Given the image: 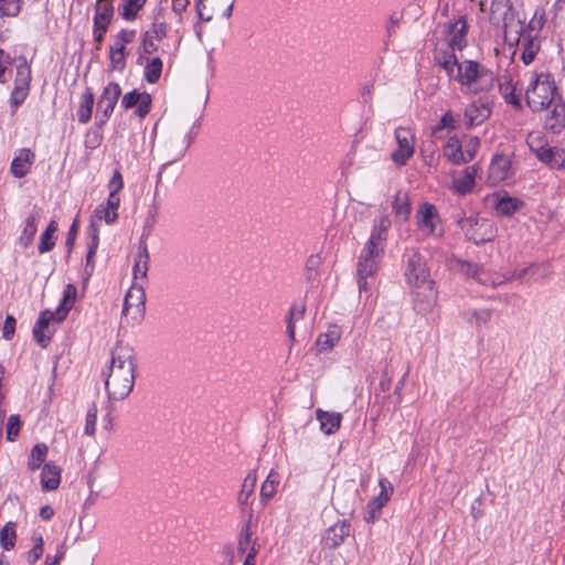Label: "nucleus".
Segmentation results:
<instances>
[{
  "mask_svg": "<svg viewBox=\"0 0 565 565\" xmlns=\"http://www.w3.org/2000/svg\"><path fill=\"white\" fill-rule=\"evenodd\" d=\"M450 79L457 82L463 94L478 95L494 87L495 77L491 70L472 60L458 62L455 55H447L439 61Z\"/></svg>",
  "mask_w": 565,
  "mask_h": 565,
  "instance_id": "f257e3e1",
  "label": "nucleus"
},
{
  "mask_svg": "<svg viewBox=\"0 0 565 565\" xmlns=\"http://www.w3.org/2000/svg\"><path fill=\"white\" fill-rule=\"evenodd\" d=\"M136 358L134 349L118 342L111 351V360L105 381L109 399L126 398L135 385Z\"/></svg>",
  "mask_w": 565,
  "mask_h": 565,
  "instance_id": "f03ea898",
  "label": "nucleus"
},
{
  "mask_svg": "<svg viewBox=\"0 0 565 565\" xmlns=\"http://www.w3.org/2000/svg\"><path fill=\"white\" fill-rule=\"evenodd\" d=\"M558 88L554 76L550 73H533L525 89V102L533 111L547 109L556 96Z\"/></svg>",
  "mask_w": 565,
  "mask_h": 565,
  "instance_id": "7ed1b4c3",
  "label": "nucleus"
},
{
  "mask_svg": "<svg viewBox=\"0 0 565 565\" xmlns=\"http://www.w3.org/2000/svg\"><path fill=\"white\" fill-rule=\"evenodd\" d=\"M490 22L501 29L507 42L510 44L520 42L522 23L516 18L510 0H492Z\"/></svg>",
  "mask_w": 565,
  "mask_h": 565,
  "instance_id": "20e7f679",
  "label": "nucleus"
},
{
  "mask_svg": "<svg viewBox=\"0 0 565 565\" xmlns=\"http://www.w3.org/2000/svg\"><path fill=\"white\" fill-rule=\"evenodd\" d=\"M76 287L72 284H68L63 291V298L57 309L54 312L50 310H44L41 312L40 318L33 328V335L41 347L45 348L50 341V335L44 332L49 323L52 321L62 322L67 317L70 310L73 308L76 301Z\"/></svg>",
  "mask_w": 565,
  "mask_h": 565,
  "instance_id": "39448f33",
  "label": "nucleus"
},
{
  "mask_svg": "<svg viewBox=\"0 0 565 565\" xmlns=\"http://www.w3.org/2000/svg\"><path fill=\"white\" fill-rule=\"evenodd\" d=\"M196 135L194 126L181 125L174 127L163 142V154L168 163L180 160L191 146Z\"/></svg>",
  "mask_w": 565,
  "mask_h": 565,
  "instance_id": "423d86ee",
  "label": "nucleus"
},
{
  "mask_svg": "<svg viewBox=\"0 0 565 565\" xmlns=\"http://www.w3.org/2000/svg\"><path fill=\"white\" fill-rule=\"evenodd\" d=\"M146 315V292L143 285L132 282L128 289L122 307V318L126 324L137 326L141 323Z\"/></svg>",
  "mask_w": 565,
  "mask_h": 565,
  "instance_id": "0eeeda50",
  "label": "nucleus"
},
{
  "mask_svg": "<svg viewBox=\"0 0 565 565\" xmlns=\"http://www.w3.org/2000/svg\"><path fill=\"white\" fill-rule=\"evenodd\" d=\"M459 226L469 241L481 244L492 241L497 235V227L491 220L470 215L459 221Z\"/></svg>",
  "mask_w": 565,
  "mask_h": 565,
  "instance_id": "6e6552de",
  "label": "nucleus"
},
{
  "mask_svg": "<svg viewBox=\"0 0 565 565\" xmlns=\"http://www.w3.org/2000/svg\"><path fill=\"white\" fill-rule=\"evenodd\" d=\"M137 36L134 29H121L113 38L109 45V64L111 70L122 72L126 67V57L129 54L127 45L131 44Z\"/></svg>",
  "mask_w": 565,
  "mask_h": 565,
  "instance_id": "1a4fd4ad",
  "label": "nucleus"
},
{
  "mask_svg": "<svg viewBox=\"0 0 565 565\" xmlns=\"http://www.w3.org/2000/svg\"><path fill=\"white\" fill-rule=\"evenodd\" d=\"M384 247L371 246L366 243L362 249L358 262V278L359 289L365 290L367 288V277H371L379 269V264L383 257Z\"/></svg>",
  "mask_w": 565,
  "mask_h": 565,
  "instance_id": "9d476101",
  "label": "nucleus"
},
{
  "mask_svg": "<svg viewBox=\"0 0 565 565\" xmlns=\"http://www.w3.org/2000/svg\"><path fill=\"white\" fill-rule=\"evenodd\" d=\"M416 225L424 236H441L444 228L436 206L424 202L416 212Z\"/></svg>",
  "mask_w": 565,
  "mask_h": 565,
  "instance_id": "9b49d317",
  "label": "nucleus"
},
{
  "mask_svg": "<svg viewBox=\"0 0 565 565\" xmlns=\"http://www.w3.org/2000/svg\"><path fill=\"white\" fill-rule=\"evenodd\" d=\"M405 278L412 288L434 282L430 277V271L426 265V260L418 252L413 250L408 255Z\"/></svg>",
  "mask_w": 565,
  "mask_h": 565,
  "instance_id": "f8f14e48",
  "label": "nucleus"
},
{
  "mask_svg": "<svg viewBox=\"0 0 565 565\" xmlns=\"http://www.w3.org/2000/svg\"><path fill=\"white\" fill-rule=\"evenodd\" d=\"M181 26L182 25L175 24V19L172 17V13L166 11L164 9H159L154 13L151 28L148 31L150 34L156 36L157 41H162L169 36L170 32H173L180 42L183 36Z\"/></svg>",
  "mask_w": 565,
  "mask_h": 565,
  "instance_id": "ddd939ff",
  "label": "nucleus"
},
{
  "mask_svg": "<svg viewBox=\"0 0 565 565\" xmlns=\"http://www.w3.org/2000/svg\"><path fill=\"white\" fill-rule=\"evenodd\" d=\"M395 140L397 149L392 152L391 158L396 166L403 167L415 152V136L411 129L398 127L395 130Z\"/></svg>",
  "mask_w": 565,
  "mask_h": 565,
  "instance_id": "4468645a",
  "label": "nucleus"
},
{
  "mask_svg": "<svg viewBox=\"0 0 565 565\" xmlns=\"http://www.w3.org/2000/svg\"><path fill=\"white\" fill-rule=\"evenodd\" d=\"M412 289L415 310L424 315L430 312L437 305L438 299L435 281Z\"/></svg>",
  "mask_w": 565,
  "mask_h": 565,
  "instance_id": "2eb2a0df",
  "label": "nucleus"
},
{
  "mask_svg": "<svg viewBox=\"0 0 565 565\" xmlns=\"http://www.w3.org/2000/svg\"><path fill=\"white\" fill-rule=\"evenodd\" d=\"M31 81L30 66L23 62L17 66L14 88L11 93V104L14 108L20 106L29 95Z\"/></svg>",
  "mask_w": 565,
  "mask_h": 565,
  "instance_id": "dca6fc26",
  "label": "nucleus"
},
{
  "mask_svg": "<svg viewBox=\"0 0 565 565\" xmlns=\"http://www.w3.org/2000/svg\"><path fill=\"white\" fill-rule=\"evenodd\" d=\"M467 32L468 24L463 17L443 26V33L447 35V43L452 51H461L467 45Z\"/></svg>",
  "mask_w": 565,
  "mask_h": 565,
  "instance_id": "f3484780",
  "label": "nucleus"
},
{
  "mask_svg": "<svg viewBox=\"0 0 565 565\" xmlns=\"http://www.w3.org/2000/svg\"><path fill=\"white\" fill-rule=\"evenodd\" d=\"M530 148L535 152L537 159L552 169H562L565 167V149L557 147H537L534 148V137L531 135L527 139Z\"/></svg>",
  "mask_w": 565,
  "mask_h": 565,
  "instance_id": "a211bd4d",
  "label": "nucleus"
},
{
  "mask_svg": "<svg viewBox=\"0 0 565 565\" xmlns=\"http://www.w3.org/2000/svg\"><path fill=\"white\" fill-rule=\"evenodd\" d=\"M513 174L511 160L504 154H495L491 159L487 180L491 185H498L510 179Z\"/></svg>",
  "mask_w": 565,
  "mask_h": 565,
  "instance_id": "6ab92c4d",
  "label": "nucleus"
},
{
  "mask_svg": "<svg viewBox=\"0 0 565 565\" xmlns=\"http://www.w3.org/2000/svg\"><path fill=\"white\" fill-rule=\"evenodd\" d=\"M121 94V88L117 83H109L103 90L97 103L96 116L100 117V122H105L113 114L114 108Z\"/></svg>",
  "mask_w": 565,
  "mask_h": 565,
  "instance_id": "aec40b11",
  "label": "nucleus"
},
{
  "mask_svg": "<svg viewBox=\"0 0 565 565\" xmlns=\"http://www.w3.org/2000/svg\"><path fill=\"white\" fill-rule=\"evenodd\" d=\"M379 484L381 488L380 494L367 503V512L364 519L369 523L379 518L382 508L390 501L393 493V487L386 478H381Z\"/></svg>",
  "mask_w": 565,
  "mask_h": 565,
  "instance_id": "412c9836",
  "label": "nucleus"
},
{
  "mask_svg": "<svg viewBox=\"0 0 565 565\" xmlns=\"http://www.w3.org/2000/svg\"><path fill=\"white\" fill-rule=\"evenodd\" d=\"M489 201L497 215L505 217L512 216L523 206V201L520 199L500 192L490 195Z\"/></svg>",
  "mask_w": 565,
  "mask_h": 565,
  "instance_id": "4be33fe9",
  "label": "nucleus"
},
{
  "mask_svg": "<svg viewBox=\"0 0 565 565\" xmlns=\"http://www.w3.org/2000/svg\"><path fill=\"white\" fill-rule=\"evenodd\" d=\"M492 113V105L489 100L479 98L469 104L465 110L466 124L469 127L484 122Z\"/></svg>",
  "mask_w": 565,
  "mask_h": 565,
  "instance_id": "5701e85b",
  "label": "nucleus"
},
{
  "mask_svg": "<svg viewBox=\"0 0 565 565\" xmlns=\"http://www.w3.org/2000/svg\"><path fill=\"white\" fill-rule=\"evenodd\" d=\"M551 266L548 264H532L526 267L515 268L510 279L523 282H534L542 280L551 275Z\"/></svg>",
  "mask_w": 565,
  "mask_h": 565,
  "instance_id": "b1692460",
  "label": "nucleus"
},
{
  "mask_svg": "<svg viewBox=\"0 0 565 565\" xmlns=\"http://www.w3.org/2000/svg\"><path fill=\"white\" fill-rule=\"evenodd\" d=\"M477 174L478 168L476 166L465 168L459 175L452 178L450 189L459 195L471 193L476 186Z\"/></svg>",
  "mask_w": 565,
  "mask_h": 565,
  "instance_id": "393cba45",
  "label": "nucleus"
},
{
  "mask_svg": "<svg viewBox=\"0 0 565 565\" xmlns=\"http://www.w3.org/2000/svg\"><path fill=\"white\" fill-rule=\"evenodd\" d=\"M551 106L552 109L545 116V128L553 134H559L565 129V99L558 98Z\"/></svg>",
  "mask_w": 565,
  "mask_h": 565,
  "instance_id": "a878e982",
  "label": "nucleus"
},
{
  "mask_svg": "<svg viewBox=\"0 0 565 565\" xmlns=\"http://www.w3.org/2000/svg\"><path fill=\"white\" fill-rule=\"evenodd\" d=\"M121 105L127 109L136 107L137 115L142 118L150 110L151 96L146 92L132 90L122 97Z\"/></svg>",
  "mask_w": 565,
  "mask_h": 565,
  "instance_id": "bb28decb",
  "label": "nucleus"
},
{
  "mask_svg": "<svg viewBox=\"0 0 565 565\" xmlns=\"http://www.w3.org/2000/svg\"><path fill=\"white\" fill-rule=\"evenodd\" d=\"M34 160H35V153L31 149H29V148L20 149L12 160L11 173L15 178L25 177L30 172L31 167L34 163Z\"/></svg>",
  "mask_w": 565,
  "mask_h": 565,
  "instance_id": "cd10ccee",
  "label": "nucleus"
},
{
  "mask_svg": "<svg viewBox=\"0 0 565 565\" xmlns=\"http://www.w3.org/2000/svg\"><path fill=\"white\" fill-rule=\"evenodd\" d=\"M350 534V525L342 521L331 525L322 537V543L328 548H337Z\"/></svg>",
  "mask_w": 565,
  "mask_h": 565,
  "instance_id": "c85d7f7f",
  "label": "nucleus"
},
{
  "mask_svg": "<svg viewBox=\"0 0 565 565\" xmlns=\"http://www.w3.org/2000/svg\"><path fill=\"white\" fill-rule=\"evenodd\" d=\"M342 329L338 324H331L326 332L320 333L316 340V347L319 352L331 351L340 341Z\"/></svg>",
  "mask_w": 565,
  "mask_h": 565,
  "instance_id": "c756f323",
  "label": "nucleus"
},
{
  "mask_svg": "<svg viewBox=\"0 0 565 565\" xmlns=\"http://www.w3.org/2000/svg\"><path fill=\"white\" fill-rule=\"evenodd\" d=\"M62 470L53 462L44 463L41 472V488L43 491H54L60 487Z\"/></svg>",
  "mask_w": 565,
  "mask_h": 565,
  "instance_id": "7c9ffc66",
  "label": "nucleus"
},
{
  "mask_svg": "<svg viewBox=\"0 0 565 565\" xmlns=\"http://www.w3.org/2000/svg\"><path fill=\"white\" fill-rule=\"evenodd\" d=\"M316 417L320 423V429L326 435H332L337 433L341 426L342 414L337 412H326L321 408L316 411Z\"/></svg>",
  "mask_w": 565,
  "mask_h": 565,
  "instance_id": "2f4dec72",
  "label": "nucleus"
},
{
  "mask_svg": "<svg viewBox=\"0 0 565 565\" xmlns=\"http://www.w3.org/2000/svg\"><path fill=\"white\" fill-rule=\"evenodd\" d=\"M149 269V254L147 246H140L136 256L132 267L134 282H143L147 280V274Z\"/></svg>",
  "mask_w": 565,
  "mask_h": 565,
  "instance_id": "473e14b6",
  "label": "nucleus"
},
{
  "mask_svg": "<svg viewBox=\"0 0 565 565\" xmlns=\"http://www.w3.org/2000/svg\"><path fill=\"white\" fill-rule=\"evenodd\" d=\"M120 201L107 199L105 203L99 204L94 211V217L104 221L107 225L114 224L118 218V207Z\"/></svg>",
  "mask_w": 565,
  "mask_h": 565,
  "instance_id": "72a5a7b5",
  "label": "nucleus"
},
{
  "mask_svg": "<svg viewBox=\"0 0 565 565\" xmlns=\"http://www.w3.org/2000/svg\"><path fill=\"white\" fill-rule=\"evenodd\" d=\"M390 226L391 221L387 216L380 217L374 224L370 238L366 243H370L371 246H381L385 248Z\"/></svg>",
  "mask_w": 565,
  "mask_h": 565,
  "instance_id": "f704fd0d",
  "label": "nucleus"
},
{
  "mask_svg": "<svg viewBox=\"0 0 565 565\" xmlns=\"http://www.w3.org/2000/svg\"><path fill=\"white\" fill-rule=\"evenodd\" d=\"M444 157L454 164H463V149L462 142L457 137H451L447 140L443 149Z\"/></svg>",
  "mask_w": 565,
  "mask_h": 565,
  "instance_id": "c9c22d12",
  "label": "nucleus"
},
{
  "mask_svg": "<svg viewBox=\"0 0 565 565\" xmlns=\"http://www.w3.org/2000/svg\"><path fill=\"white\" fill-rule=\"evenodd\" d=\"M141 65H143V75L145 79L149 84H156L162 74L163 63L162 60L158 56L156 57H147L143 61H139Z\"/></svg>",
  "mask_w": 565,
  "mask_h": 565,
  "instance_id": "e433bc0d",
  "label": "nucleus"
},
{
  "mask_svg": "<svg viewBox=\"0 0 565 565\" xmlns=\"http://www.w3.org/2000/svg\"><path fill=\"white\" fill-rule=\"evenodd\" d=\"M114 6L111 0H97L95 6L94 23L107 25L111 23Z\"/></svg>",
  "mask_w": 565,
  "mask_h": 565,
  "instance_id": "4c0bfd02",
  "label": "nucleus"
},
{
  "mask_svg": "<svg viewBox=\"0 0 565 565\" xmlns=\"http://www.w3.org/2000/svg\"><path fill=\"white\" fill-rule=\"evenodd\" d=\"M393 212L397 220L405 222L411 215V201L406 192L398 191L393 201Z\"/></svg>",
  "mask_w": 565,
  "mask_h": 565,
  "instance_id": "58836bf2",
  "label": "nucleus"
},
{
  "mask_svg": "<svg viewBox=\"0 0 565 565\" xmlns=\"http://www.w3.org/2000/svg\"><path fill=\"white\" fill-rule=\"evenodd\" d=\"M280 483L279 475L270 471L260 487V502L267 504L276 494Z\"/></svg>",
  "mask_w": 565,
  "mask_h": 565,
  "instance_id": "ea45409f",
  "label": "nucleus"
},
{
  "mask_svg": "<svg viewBox=\"0 0 565 565\" xmlns=\"http://www.w3.org/2000/svg\"><path fill=\"white\" fill-rule=\"evenodd\" d=\"M57 232V223L56 221L52 220L46 230L41 234L40 242H39V253L44 254L50 250H52L55 246V233Z\"/></svg>",
  "mask_w": 565,
  "mask_h": 565,
  "instance_id": "a19ab883",
  "label": "nucleus"
},
{
  "mask_svg": "<svg viewBox=\"0 0 565 565\" xmlns=\"http://www.w3.org/2000/svg\"><path fill=\"white\" fill-rule=\"evenodd\" d=\"M499 89H500L501 96L508 104L512 105L515 108L521 106V98L515 93V90H516L515 85L513 84V82L510 77H504L500 82Z\"/></svg>",
  "mask_w": 565,
  "mask_h": 565,
  "instance_id": "79ce46f5",
  "label": "nucleus"
},
{
  "mask_svg": "<svg viewBox=\"0 0 565 565\" xmlns=\"http://www.w3.org/2000/svg\"><path fill=\"white\" fill-rule=\"evenodd\" d=\"M47 452L49 447L45 444H36L28 458V469L30 471L38 470L45 462Z\"/></svg>",
  "mask_w": 565,
  "mask_h": 565,
  "instance_id": "37998d69",
  "label": "nucleus"
},
{
  "mask_svg": "<svg viewBox=\"0 0 565 565\" xmlns=\"http://www.w3.org/2000/svg\"><path fill=\"white\" fill-rule=\"evenodd\" d=\"M257 482V477L254 471L249 472L243 480L241 491L237 494V502L239 505H246L249 498L254 493Z\"/></svg>",
  "mask_w": 565,
  "mask_h": 565,
  "instance_id": "c03bdc74",
  "label": "nucleus"
},
{
  "mask_svg": "<svg viewBox=\"0 0 565 565\" xmlns=\"http://www.w3.org/2000/svg\"><path fill=\"white\" fill-rule=\"evenodd\" d=\"M38 221H39L38 214H31L26 218L25 226H24L22 234L19 238L21 246L29 247L32 244L34 236L38 232Z\"/></svg>",
  "mask_w": 565,
  "mask_h": 565,
  "instance_id": "a18cd8bd",
  "label": "nucleus"
},
{
  "mask_svg": "<svg viewBox=\"0 0 565 565\" xmlns=\"http://www.w3.org/2000/svg\"><path fill=\"white\" fill-rule=\"evenodd\" d=\"M94 106V94L87 89L81 97V104L77 109V117L82 124L89 121Z\"/></svg>",
  "mask_w": 565,
  "mask_h": 565,
  "instance_id": "49530a36",
  "label": "nucleus"
},
{
  "mask_svg": "<svg viewBox=\"0 0 565 565\" xmlns=\"http://www.w3.org/2000/svg\"><path fill=\"white\" fill-rule=\"evenodd\" d=\"M17 540V525L14 522H8L0 530V544L3 550L10 551L14 547Z\"/></svg>",
  "mask_w": 565,
  "mask_h": 565,
  "instance_id": "de8ad7c7",
  "label": "nucleus"
},
{
  "mask_svg": "<svg viewBox=\"0 0 565 565\" xmlns=\"http://www.w3.org/2000/svg\"><path fill=\"white\" fill-rule=\"evenodd\" d=\"M305 315V306L303 305H294L287 318V333L291 341L295 340L296 333V323L303 318Z\"/></svg>",
  "mask_w": 565,
  "mask_h": 565,
  "instance_id": "09e8293b",
  "label": "nucleus"
},
{
  "mask_svg": "<svg viewBox=\"0 0 565 565\" xmlns=\"http://www.w3.org/2000/svg\"><path fill=\"white\" fill-rule=\"evenodd\" d=\"M146 2L147 0H125L121 6V17L127 21L135 20Z\"/></svg>",
  "mask_w": 565,
  "mask_h": 565,
  "instance_id": "8fccbe9b",
  "label": "nucleus"
},
{
  "mask_svg": "<svg viewBox=\"0 0 565 565\" xmlns=\"http://www.w3.org/2000/svg\"><path fill=\"white\" fill-rule=\"evenodd\" d=\"M253 531L250 527V522H247L242 529L238 536V552L242 554L249 553L250 548H257L256 545L252 542Z\"/></svg>",
  "mask_w": 565,
  "mask_h": 565,
  "instance_id": "3c124183",
  "label": "nucleus"
},
{
  "mask_svg": "<svg viewBox=\"0 0 565 565\" xmlns=\"http://www.w3.org/2000/svg\"><path fill=\"white\" fill-rule=\"evenodd\" d=\"M109 194L107 199H113L115 201H120L119 192L124 188V178L119 170H115L111 179L107 184Z\"/></svg>",
  "mask_w": 565,
  "mask_h": 565,
  "instance_id": "603ef678",
  "label": "nucleus"
},
{
  "mask_svg": "<svg viewBox=\"0 0 565 565\" xmlns=\"http://www.w3.org/2000/svg\"><path fill=\"white\" fill-rule=\"evenodd\" d=\"M156 36L150 34L149 31H146L142 35V51L139 55L138 61H143V58L152 57L151 55L158 52V45L156 44Z\"/></svg>",
  "mask_w": 565,
  "mask_h": 565,
  "instance_id": "864d4df0",
  "label": "nucleus"
},
{
  "mask_svg": "<svg viewBox=\"0 0 565 565\" xmlns=\"http://www.w3.org/2000/svg\"><path fill=\"white\" fill-rule=\"evenodd\" d=\"M98 243H99L98 233L95 231L93 234L92 243L89 244V248H88V252L86 255L85 274H86L87 278L90 277L94 271V267H95L94 259H95V255H96V252L98 248Z\"/></svg>",
  "mask_w": 565,
  "mask_h": 565,
  "instance_id": "5fc2aeb1",
  "label": "nucleus"
},
{
  "mask_svg": "<svg viewBox=\"0 0 565 565\" xmlns=\"http://www.w3.org/2000/svg\"><path fill=\"white\" fill-rule=\"evenodd\" d=\"M490 318L491 312L488 309L472 310L467 313V321L476 328L487 324Z\"/></svg>",
  "mask_w": 565,
  "mask_h": 565,
  "instance_id": "6e6d98bb",
  "label": "nucleus"
},
{
  "mask_svg": "<svg viewBox=\"0 0 565 565\" xmlns=\"http://www.w3.org/2000/svg\"><path fill=\"white\" fill-rule=\"evenodd\" d=\"M22 0H0V13L4 17H17L21 11Z\"/></svg>",
  "mask_w": 565,
  "mask_h": 565,
  "instance_id": "4d7b16f0",
  "label": "nucleus"
},
{
  "mask_svg": "<svg viewBox=\"0 0 565 565\" xmlns=\"http://www.w3.org/2000/svg\"><path fill=\"white\" fill-rule=\"evenodd\" d=\"M480 148V141L477 137H468L462 142L465 163L471 161Z\"/></svg>",
  "mask_w": 565,
  "mask_h": 565,
  "instance_id": "13d9d810",
  "label": "nucleus"
},
{
  "mask_svg": "<svg viewBox=\"0 0 565 565\" xmlns=\"http://www.w3.org/2000/svg\"><path fill=\"white\" fill-rule=\"evenodd\" d=\"M21 426H22V422H21V418L19 415L9 416L8 422H7V427H6V430H7L6 437H7L8 441L12 443L18 438Z\"/></svg>",
  "mask_w": 565,
  "mask_h": 565,
  "instance_id": "bf43d9fd",
  "label": "nucleus"
},
{
  "mask_svg": "<svg viewBox=\"0 0 565 565\" xmlns=\"http://www.w3.org/2000/svg\"><path fill=\"white\" fill-rule=\"evenodd\" d=\"M189 0H172L171 7H172V17L175 19L177 25H182L184 20V12L186 11V8L189 6Z\"/></svg>",
  "mask_w": 565,
  "mask_h": 565,
  "instance_id": "052dcab7",
  "label": "nucleus"
},
{
  "mask_svg": "<svg viewBox=\"0 0 565 565\" xmlns=\"http://www.w3.org/2000/svg\"><path fill=\"white\" fill-rule=\"evenodd\" d=\"M97 406L95 404L90 405L87 409L86 414V423L84 433L87 436H94L96 431V419H97Z\"/></svg>",
  "mask_w": 565,
  "mask_h": 565,
  "instance_id": "680f3d73",
  "label": "nucleus"
},
{
  "mask_svg": "<svg viewBox=\"0 0 565 565\" xmlns=\"http://www.w3.org/2000/svg\"><path fill=\"white\" fill-rule=\"evenodd\" d=\"M523 52L521 55L524 64H530L535 58V55L539 51L537 44L533 40H526L522 43Z\"/></svg>",
  "mask_w": 565,
  "mask_h": 565,
  "instance_id": "e2e57ef3",
  "label": "nucleus"
},
{
  "mask_svg": "<svg viewBox=\"0 0 565 565\" xmlns=\"http://www.w3.org/2000/svg\"><path fill=\"white\" fill-rule=\"evenodd\" d=\"M43 539L41 535L34 537V546L28 553V562L30 564L36 563L43 555Z\"/></svg>",
  "mask_w": 565,
  "mask_h": 565,
  "instance_id": "0e129e2a",
  "label": "nucleus"
},
{
  "mask_svg": "<svg viewBox=\"0 0 565 565\" xmlns=\"http://www.w3.org/2000/svg\"><path fill=\"white\" fill-rule=\"evenodd\" d=\"M12 57L0 49V83H6L9 67L12 65Z\"/></svg>",
  "mask_w": 565,
  "mask_h": 565,
  "instance_id": "69168bd1",
  "label": "nucleus"
},
{
  "mask_svg": "<svg viewBox=\"0 0 565 565\" xmlns=\"http://www.w3.org/2000/svg\"><path fill=\"white\" fill-rule=\"evenodd\" d=\"M545 23V12L544 9L539 8L535 10L532 19L530 20V28L532 30H541Z\"/></svg>",
  "mask_w": 565,
  "mask_h": 565,
  "instance_id": "338daca9",
  "label": "nucleus"
},
{
  "mask_svg": "<svg viewBox=\"0 0 565 565\" xmlns=\"http://www.w3.org/2000/svg\"><path fill=\"white\" fill-rule=\"evenodd\" d=\"M14 331H15V319L12 316H7L4 324H3V329H2L3 338L7 340H10L13 337Z\"/></svg>",
  "mask_w": 565,
  "mask_h": 565,
  "instance_id": "774afa93",
  "label": "nucleus"
}]
</instances>
